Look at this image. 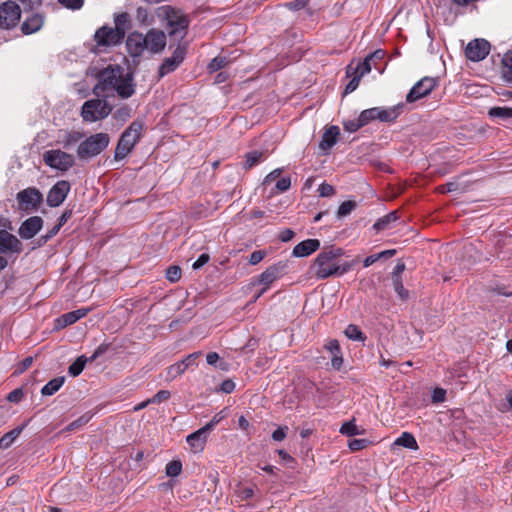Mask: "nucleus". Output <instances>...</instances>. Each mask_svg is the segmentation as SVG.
<instances>
[{"label": "nucleus", "instance_id": "1", "mask_svg": "<svg viewBox=\"0 0 512 512\" xmlns=\"http://www.w3.org/2000/svg\"><path fill=\"white\" fill-rule=\"evenodd\" d=\"M93 94L104 99L114 96L115 93L123 98H130L135 93L133 77L125 74L119 65H108L97 75V84L93 87Z\"/></svg>", "mask_w": 512, "mask_h": 512}, {"label": "nucleus", "instance_id": "2", "mask_svg": "<svg viewBox=\"0 0 512 512\" xmlns=\"http://www.w3.org/2000/svg\"><path fill=\"white\" fill-rule=\"evenodd\" d=\"M344 255L340 247L330 246L321 251L315 258L311 268L317 279H326L332 276H341L352 268V263H339V258Z\"/></svg>", "mask_w": 512, "mask_h": 512}, {"label": "nucleus", "instance_id": "3", "mask_svg": "<svg viewBox=\"0 0 512 512\" xmlns=\"http://www.w3.org/2000/svg\"><path fill=\"white\" fill-rule=\"evenodd\" d=\"M110 136L107 133L92 134L83 139L76 150L79 160H90L101 154L109 145Z\"/></svg>", "mask_w": 512, "mask_h": 512}, {"label": "nucleus", "instance_id": "4", "mask_svg": "<svg viewBox=\"0 0 512 512\" xmlns=\"http://www.w3.org/2000/svg\"><path fill=\"white\" fill-rule=\"evenodd\" d=\"M144 128L142 121H133L122 133L117 143L114 157L116 160L124 159L134 148L141 137Z\"/></svg>", "mask_w": 512, "mask_h": 512}, {"label": "nucleus", "instance_id": "5", "mask_svg": "<svg viewBox=\"0 0 512 512\" xmlns=\"http://www.w3.org/2000/svg\"><path fill=\"white\" fill-rule=\"evenodd\" d=\"M158 16L163 17L167 21L170 28L171 36L183 39L189 25V20L180 10H176L171 6H162L158 8Z\"/></svg>", "mask_w": 512, "mask_h": 512}, {"label": "nucleus", "instance_id": "6", "mask_svg": "<svg viewBox=\"0 0 512 512\" xmlns=\"http://www.w3.org/2000/svg\"><path fill=\"white\" fill-rule=\"evenodd\" d=\"M286 266L287 265L284 262H277L267 267L259 276L252 279L251 285L262 286L261 290L254 297V301L260 298L276 280L280 279L283 276Z\"/></svg>", "mask_w": 512, "mask_h": 512}, {"label": "nucleus", "instance_id": "7", "mask_svg": "<svg viewBox=\"0 0 512 512\" xmlns=\"http://www.w3.org/2000/svg\"><path fill=\"white\" fill-rule=\"evenodd\" d=\"M100 98L87 100L82 105L81 116L85 122H96L111 113L112 107Z\"/></svg>", "mask_w": 512, "mask_h": 512}, {"label": "nucleus", "instance_id": "8", "mask_svg": "<svg viewBox=\"0 0 512 512\" xmlns=\"http://www.w3.org/2000/svg\"><path fill=\"white\" fill-rule=\"evenodd\" d=\"M43 160L45 164L52 169L62 172L68 171L75 164L74 156L60 149H53L44 152Z\"/></svg>", "mask_w": 512, "mask_h": 512}, {"label": "nucleus", "instance_id": "9", "mask_svg": "<svg viewBox=\"0 0 512 512\" xmlns=\"http://www.w3.org/2000/svg\"><path fill=\"white\" fill-rule=\"evenodd\" d=\"M438 85V80L435 77H423L416 82L406 95L407 103H414L427 95H429Z\"/></svg>", "mask_w": 512, "mask_h": 512}, {"label": "nucleus", "instance_id": "10", "mask_svg": "<svg viewBox=\"0 0 512 512\" xmlns=\"http://www.w3.org/2000/svg\"><path fill=\"white\" fill-rule=\"evenodd\" d=\"M21 17V9L14 1H7L0 5V26L2 29L15 27Z\"/></svg>", "mask_w": 512, "mask_h": 512}, {"label": "nucleus", "instance_id": "11", "mask_svg": "<svg viewBox=\"0 0 512 512\" xmlns=\"http://www.w3.org/2000/svg\"><path fill=\"white\" fill-rule=\"evenodd\" d=\"M19 209L34 211L43 201V196L36 188H27L17 194Z\"/></svg>", "mask_w": 512, "mask_h": 512}, {"label": "nucleus", "instance_id": "12", "mask_svg": "<svg viewBox=\"0 0 512 512\" xmlns=\"http://www.w3.org/2000/svg\"><path fill=\"white\" fill-rule=\"evenodd\" d=\"M185 56L186 46L178 45L176 49L173 51V54L170 57L165 58L162 64L160 65L158 70L159 77L162 78L174 72L184 61Z\"/></svg>", "mask_w": 512, "mask_h": 512}, {"label": "nucleus", "instance_id": "13", "mask_svg": "<svg viewBox=\"0 0 512 512\" xmlns=\"http://www.w3.org/2000/svg\"><path fill=\"white\" fill-rule=\"evenodd\" d=\"M97 46H115L122 42L124 36L114 27L102 26L96 30L94 35Z\"/></svg>", "mask_w": 512, "mask_h": 512}, {"label": "nucleus", "instance_id": "14", "mask_svg": "<svg viewBox=\"0 0 512 512\" xmlns=\"http://www.w3.org/2000/svg\"><path fill=\"white\" fill-rule=\"evenodd\" d=\"M70 189H71V186L68 181H66V180L57 181L51 187V189L49 190V192L47 194V198H46L47 204L50 207H58L65 201Z\"/></svg>", "mask_w": 512, "mask_h": 512}, {"label": "nucleus", "instance_id": "15", "mask_svg": "<svg viewBox=\"0 0 512 512\" xmlns=\"http://www.w3.org/2000/svg\"><path fill=\"white\" fill-rule=\"evenodd\" d=\"M490 52V44L484 39H474L465 48L466 57L474 62L483 60Z\"/></svg>", "mask_w": 512, "mask_h": 512}, {"label": "nucleus", "instance_id": "16", "mask_svg": "<svg viewBox=\"0 0 512 512\" xmlns=\"http://www.w3.org/2000/svg\"><path fill=\"white\" fill-rule=\"evenodd\" d=\"M147 51L153 54L161 52L166 46V35L157 29L149 30L145 35Z\"/></svg>", "mask_w": 512, "mask_h": 512}, {"label": "nucleus", "instance_id": "17", "mask_svg": "<svg viewBox=\"0 0 512 512\" xmlns=\"http://www.w3.org/2000/svg\"><path fill=\"white\" fill-rule=\"evenodd\" d=\"M145 41L144 34L132 32L126 40V46L130 56L139 57L144 53V51H147Z\"/></svg>", "mask_w": 512, "mask_h": 512}, {"label": "nucleus", "instance_id": "18", "mask_svg": "<svg viewBox=\"0 0 512 512\" xmlns=\"http://www.w3.org/2000/svg\"><path fill=\"white\" fill-rule=\"evenodd\" d=\"M22 243L6 230H0V252L1 253H20Z\"/></svg>", "mask_w": 512, "mask_h": 512}, {"label": "nucleus", "instance_id": "19", "mask_svg": "<svg viewBox=\"0 0 512 512\" xmlns=\"http://www.w3.org/2000/svg\"><path fill=\"white\" fill-rule=\"evenodd\" d=\"M43 220L39 216H33L25 220L19 228V235L23 239H31L42 228Z\"/></svg>", "mask_w": 512, "mask_h": 512}, {"label": "nucleus", "instance_id": "20", "mask_svg": "<svg viewBox=\"0 0 512 512\" xmlns=\"http://www.w3.org/2000/svg\"><path fill=\"white\" fill-rule=\"evenodd\" d=\"M320 248L318 239H307L298 243L292 251L294 257H307L316 252Z\"/></svg>", "mask_w": 512, "mask_h": 512}, {"label": "nucleus", "instance_id": "21", "mask_svg": "<svg viewBox=\"0 0 512 512\" xmlns=\"http://www.w3.org/2000/svg\"><path fill=\"white\" fill-rule=\"evenodd\" d=\"M209 433L210 432L203 426L197 431L189 434L186 438V441L194 452H201L205 447Z\"/></svg>", "mask_w": 512, "mask_h": 512}, {"label": "nucleus", "instance_id": "22", "mask_svg": "<svg viewBox=\"0 0 512 512\" xmlns=\"http://www.w3.org/2000/svg\"><path fill=\"white\" fill-rule=\"evenodd\" d=\"M324 348L330 352L332 358H331V365L334 369L340 370V368L343 365V357H342V351L340 348V344L338 340L336 339H330L325 344Z\"/></svg>", "mask_w": 512, "mask_h": 512}, {"label": "nucleus", "instance_id": "23", "mask_svg": "<svg viewBox=\"0 0 512 512\" xmlns=\"http://www.w3.org/2000/svg\"><path fill=\"white\" fill-rule=\"evenodd\" d=\"M83 133L75 130H61L58 134V143L65 149H69L78 142H81Z\"/></svg>", "mask_w": 512, "mask_h": 512}, {"label": "nucleus", "instance_id": "24", "mask_svg": "<svg viewBox=\"0 0 512 512\" xmlns=\"http://www.w3.org/2000/svg\"><path fill=\"white\" fill-rule=\"evenodd\" d=\"M339 135L340 129L338 126L332 125L328 127L323 133L319 143L320 149L324 151L331 149L337 143Z\"/></svg>", "mask_w": 512, "mask_h": 512}, {"label": "nucleus", "instance_id": "25", "mask_svg": "<svg viewBox=\"0 0 512 512\" xmlns=\"http://www.w3.org/2000/svg\"><path fill=\"white\" fill-rule=\"evenodd\" d=\"M44 23V18L40 14H32L28 17L21 26V30L24 34L29 35L35 33L41 29Z\"/></svg>", "mask_w": 512, "mask_h": 512}, {"label": "nucleus", "instance_id": "26", "mask_svg": "<svg viewBox=\"0 0 512 512\" xmlns=\"http://www.w3.org/2000/svg\"><path fill=\"white\" fill-rule=\"evenodd\" d=\"M402 107L401 104L390 108L376 107V118L382 122H392L400 115Z\"/></svg>", "mask_w": 512, "mask_h": 512}, {"label": "nucleus", "instance_id": "27", "mask_svg": "<svg viewBox=\"0 0 512 512\" xmlns=\"http://www.w3.org/2000/svg\"><path fill=\"white\" fill-rule=\"evenodd\" d=\"M89 311H90V309H88V308H81V309H78L75 311H71V312L63 314L60 317L59 321L63 322L62 326H68V325L74 324L81 318L85 317Z\"/></svg>", "mask_w": 512, "mask_h": 512}, {"label": "nucleus", "instance_id": "28", "mask_svg": "<svg viewBox=\"0 0 512 512\" xmlns=\"http://www.w3.org/2000/svg\"><path fill=\"white\" fill-rule=\"evenodd\" d=\"M398 219H399V215H398L397 211L390 212L387 215L379 218L374 223L373 228L378 232L389 229L391 227V224L396 222Z\"/></svg>", "mask_w": 512, "mask_h": 512}, {"label": "nucleus", "instance_id": "29", "mask_svg": "<svg viewBox=\"0 0 512 512\" xmlns=\"http://www.w3.org/2000/svg\"><path fill=\"white\" fill-rule=\"evenodd\" d=\"M339 432L342 435L352 437V436H356V435H363L365 433V430L363 428L359 427L356 424L355 418H353L350 421L344 422L341 425Z\"/></svg>", "mask_w": 512, "mask_h": 512}, {"label": "nucleus", "instance_id": "30", "mask_svg": "<svg viewBox=\"0 0 512 512\" xmlns=\"http://www.w3.org/2000/svg\"><path fill=\"white\" fill-rule=\"evenodd\" d=\"M244 157L245 160L243 162V168L245 170H249L263 160L264 153L258 150H254L246 153Z\"/></svg>", "mask_w": 512, "mask_h": 512}, {"label": "nucleus", "instance_id": "31", "mask_svg": "<svg viewBox=\"0 0 512 512\" xmlns=\"http://www.w3.org/2000/svg\"><path fill=\"white\" fill-rule=\"evenodd\" d=\"M115 29L125 37L126 31L130 28V16L128 13L123 12L115 15L114 18Z\"/></svg>", "mask_w": 512, "mask_h": 512}, {"label": "nucleus", "instance_id": "32", "mask_svg": "<svg viewBox=\"0 0 512 512\" xmlns=\"http://www.w3.org/2000/svg\"><path fill=\"white\" fill-rule=\"evenodd\" d=\"M64 377H56L50 380L46 385L41 389V393L44 396H51L55 394L64 384Z\"/></svg>", "mask_w": 512, "mask_h": 512}, {"label": "nucleus", "instance_id": "33", "mask_svg": "<svg viewBox=\"0 0 512 512\" xmlns=\"http://www.w3.org/2000/svg\"><path fill=\"white\" fill-rule=\"evenodd\" d=\"M394 444L412 450L418 449V444L415 437L409 432H403L401 436L395 440Z\"/></svg>", "mask_w": 512, "mask_h": 512}, {"label": "nucleus", "instance_id": "34", "mask_svg": "<svg viewBox=\"0 0 512 512\" xmlns=\"http://www.w3.org/2000/svg\"><path fill=\"white\" fill-rule=\"evenodd\" d=\"M23 427H17L13 430L9 431L8 433L4 434L0 438V448L6 449L14 442V440L20 435L22 432Z\"/></svg>", "mask_w": 512, "mask_h": 512}, {"label": "nucleus", "instance_id": "35", "mask_svg": "<svg viewBox=\"0 0 512 512\" xmlns=\"http://www.w3.org/2000/svg\"><path fill=\"white\" fill-rule=\"evenodd\" d=\"M346 73L348 77L352 76V79L349 81L345 88V94H349L357 89L362 76H360L359 73H355V70L351 66H348Z\"/></svg>", "mask_w": 512, "mask_h": 512}, {"label": "nucleus", "instance_id": "36", "mask_svg": "<svg viewBox=\"0 0 512 512\" xmlns=\"http://www.w3.org/2000/svg\"><path fill=\"white\" fill-rule=\"evenodd\" d=\"M347 338L353 341H365L366 336L357 325L349 324L344 331Z\"/></svg>", "mask_w": 512, "mask_h": 512}, {"label": "nucleus", "instance_id": "37", "mask_svg": "<svg viewBox=\"0 0 512 512\" xmlns=\"http://www.w3.org/2000/svg\"><path fill=\"white\" fill-rule=\"evenodd\" d=\"M375 67L376 69H379L376 66L375 61L372 60V56H367L362 62L358 63L356 68H353L355 70V73H359L360 76H364L372 70V67Z\"/></svg>", "mask_w": 512, "mask_h": 512}, {"label": "nucleus", "instance_id": "38", "mask_svg": "<svg viewBox=\"0 0 512 512\" xmlns=\"http://www.w3.org/2000/svg\"><path fill=\"white\" fill-rule=\"evenodd\" d=\"M503 63V76L506 81L512 83V50H509L504 54L502 59Z\"/></svg>", "mask_w": 512, "mask_h": 512}, {"label": "nucleus", "instance_id": "39", "mask_svg": "<svg viewBox=\"0 0 512 512\" xmlns=\"http://www.w3.org/2000/svg\"><path fill=\"white\" fill-rule=\"evenodd\" d=\"M229 63L230 60L226 56L219 55L211 60L207 68L209 72L213 73L226 67Z\"/></svg>", "mask_w": 512, "mask_h": 512}, {"label": "nucleus", "instance_id": "40", "mask_svg": "<svg viewBox=\"0 0 512 512\" xmlns=\"http://www.w3.org/2000/svg\"><path fill=\"white\" fill-rule=\"evenodd\" d=\"M488 115L492 118H501V119L512 118V108H510V107H493L488 111Z\"/></svg>", "mask_w": 512, "mask_h": 512}, {"label": "nucleus", "instance_id": "41", "mask_svg": "<svg viewBox=\"0 0 512 512\" xmlns=\"http://www.w3.org/2000/svg\"><path fill=\"white\" fill-rule=\"evenodd\" d=\"M391 279H392L393 288H394L396 294L398 295V297L401 300L406 301L409 298V291L407 289H405L403 282H402V278H391Z\"/></svg>", "mask_w": 512, "mask_h": 512}, {"label": "nucleus", "instance_id": "42", "mask_svg": "<svg viewBox=\"0 0 512 512\" xmlns=\"http://www.w3.org/2000/svg\"><path fill=\"white\" fill-rule=\"evenodd\" d=\"M87 362V358L85 356H80L76 359L75 362H73L69 368L68 372L70 375L76 377L78 376L84 369L85 364Z\"/></svg>", "mask_w": 512, "mask_h": 512}, {"label": "nucleus", "instance_id": "43", "mask_svg": "<svg viewBox=\"0 0 512 512\" xmlns=\"http://www.w3.org/2000/svg\"><path fill=\"white\" fill-rule=\"evenodd\" d=\"M356 208V203L354 201H344L337 210V217L343 218L349 215Z\"/></svg>", "mask_w": 512, "mask_h": 512}, {"label": "nucleus", "instance_id": "44", "mask_svg": "<svg viewBox=\"0 0 512 512\" xmlns=\"http://www.w3.org/2000/svg\"><path fill=\"white\" fill-rule=\"evenodd\" d=\"M182 471V463L179 460L170 461L166 465V475L169 477H176Z\"/></svg>", "mask_w": 512, "mask_h": 512}, {"label": "nucleus", "instance_id": "45", "mask_svg": "<svg viewBox=\"0 0 512 512\" xmlns=\"http://www.w3.org/2000/svg\"><path fill=\"white\" fill-rule=\"evenodd\" d=\"M359 121L363 126L367 125L370 121L376 118V107L363 110L358 116Z\"/></svg>", "mask_w": 512, "mask_h": 512}, {"label": "nucleus", "instance_id": "46", "mask_svg": "<svg viewBox=\"0 0 512 512\" xmlns=\"http://www.w3.org/2000/svg\"><path fill=\"white\" fill-rule=\"evenodd\" d=\"M201 355H202V353L200 351L194 352V353H191V354L187 355L184 359H182L179 362L181 363L182 366H184L183 368L186 371L190 367H193V366L197 365L196 360L199 357H201Z\"/></svg>", "mask_w": 512, "mask_h": 512}, {"label": "nucleus", "instance_id": "47", "mask_svg": "<svg viewBox=\"0 0 512 512\" xmlns=\"http://www.w3.org/2000/svg\"><path fill=\"white\" fill-rule=\"evenodd\" d=\"M372 442L368 439H353L348 442V448L354 452L367 448Z\"/></svg>", "mask_w": 512, "mask_h": 512}, {"label": "nucleus", "instance_id": "48", "mask_svg": "<svg viewBox=\"0 0 512 512\" xmlns=\"http://www.w3.org/2000/svg\"><path fill=\"white\" fill-rule=\"evenodd\" d=\"M183 367L184 366H182L180 362L170 365L167 368L168 379L173 380V379L177 378L178 376L182 375L185 372Z\"/></svg>", "mask_w": 512, "mask_h": 512}, {"label": "nucleus", "instance_id": "49", "mask_svg": "<svg viewBox=\"0 0 512 512\" xmlns=\"http://www.w3.org/2000/svg\"><path fill=\"white\" fill-rule=\"evenodd\" d=\"M166 278L172 283L179 281V279L181 278L180 267L179 266H170L166 270Z\"/></svg>", "mask_w": 512, "mask_h": 512}, {"label": "nucleus", "instance_id": "50", "mask_svg": "<svg viewBox=\"0 0 512 512\" xmlns=\"http://www.w3.org/2000/svg\"><path fill=\"white\" fill-rule=\"evenodd\" d=\"M90 416L88 415H83L81 417H79L78 419H76L75 421L71 422L65 429L64 431H74L80 427H82L83 425H85L86 423H88V421L90 420Z\"/></svg>", "mask_w": 512, "mask_h": 512}, {"label": "nucleus", "instance_id": "51", "mask_svg": "<svg viewBox=\"0 0 512 512\" xmlns=\"http://www.w3.org/2000/svg\"><path fill=\"white\" fill-rule=\"evenodd\" d=\"M225 417H226L225 410H222V411L218 412L217 414H215L213 416V418L211 419V421L208 422L204 427L206 428V430L211 432L214 429V427L218 423H220Z\"/></svg>", "mask_w": 512, "mask_h": 512}, {"label": "nucleus", "instance_id": "52", "mask_svg": "<svg viewBox=\"0 0 512 512\" xmlns=\"http://www.w3.org/2000/svg\"><path fill=\"white\" fill-rule=\"evenodd\" d=\"M343 127L346 131L353 133L359 130L363 125L359 121V119L346 120L343 122Z\"/></svg>", "mask_w": 512, "mask_h": 512}, {"label": "nucleus", "instance_id": "53", "mask_svg": "<svg viewBox=\"0 0 512 512\" xmlns=\"http://www.w3.org/2000/svg\"><path fill=\"white\" fill-rule=\"evenodd\" d=\"M266 255L267 253L264 250H256L252 252L249 257V264L257 265L265 258Z\"/></svg>", "mask_w": 512, "mask_h": 512}, {"label": "nucleus", "instance_id": "54", "mask_svg": "<svg viewBox=\"0 0 512 512\" xmlns=\"http://www.w3.org/2000/svg\"><path fill=\"white\" fill-rule=\"evenodd\" d=\"M318 193L321 197H331L335 194V189L330 184L322 183L318 188Z\"/></svg>", "mask_w": 512, "mask_h": 512}, {"label": "nucleus", "instance_id": "55", "mask_svg": "<svg viewBox=\"0 0 512 512\" xmlns=\"http://www.w3.org/2000/svg\"><path fill=\"white\" fill-rule=\"evenodd\" d=\"M291 186V178L289 176L283 177L276 182V189L278 192H285Z\"/></svg>", "mask_w": 512, "mask_h": 512}, {"label": "nucleus", "instance_id": "56", "mask_svg": "<svg viewBox=\"0 0 512 512\" xmlns=\"http://www.w3.org/2000/svg\"><path fill=\"white\" fill-rule=\"evenodd\" d=\"M171 394L168 390H160L158 391L149 401L152 403H161L170 398Z\"/></svg>", "mask_w": 512, "mask_h": 512}, {"label": "nucleus", "instance_id": "57", "mask_svg": "<svg viewBox=\"0 0 512 512\" xmlns=\"http://www.w3.org/2000/svg\"><path fill=\"white\" fill-rule=\"evenodd\" d=\"M446 399V390L442 388H435L432 393L433 403H442Z\"/></svg>", "mask_w": 512, "mask_h": 512}, {"label": "nucleus", "instance_id": "58", "mask_svg": "<svg viewBox=\"0 0 512 512\" xmlns=\"http://www.w3.org/2000/svg\"><path fill=\"white\" fill-rule=\"evenodd\" d=\"M63 6L69 9H80L83 6L84 0H58Z\"/></svg>", "mask_w": 512, "mask_h": 512}, {"label": "nucleus", "instance_id": "59", "mask_svg": "<svg viewBox=\"0 0 512 512\" xmlns=\"http://www.w3.org/2000/svg\"><path fill=\"white\" fill-rule=\"evenodd\" d=\"M288 427H278L273 433H272V439L275 441H282L287 435Z\"/></svg>", "mask_w": 512, "mask_h": 512}, {"label": "nucleus", "instance_id": "60", "mask_svg": "<svg viewBox=\"0 0 512 512\" xmlns=\"http://www.w3.org/2000/svg\"><path fill=\"white\" fill-rule=\"evenodd\" d=\"M282 173V169L280 168H277V169H274L273 171H271L264 179L263 181V184L264 185H269L271 184L273 181H275L276 179H278L280 177Z\"/></svg>", "mask_w": 512, "mask_h": 512}, {"label": "nucleus", "instance_id": "61", "mask_svg": "<svg viewBox=\"0 0 512 512\" xmlns=\"http://www.w3.org/2000/svg\"><path fill=\"white\" fill-rule=\"evenodd\" d=\"M209 259H210V257L208 254H206V253L201 254L198 257V259L193 263V265H192L193 269L196 270V269L201 268L209 261Z\"/></svg>", "mask_w": 512, "mask_h": 512}, {"label": "nucleus", "instance_id": "62", "mask_svg": "<svg viewBox=\"0 0 512 512\" xmlns=\"http://www.w3.org/2000/svg\"><path fill=\"white\" fill-rule=\"evenodd\" d=\"M148 11L146 8H143V7H139L137 8L136 10V19L140 22V23H146L147 19H148Z\"/></svg>", "mask_w": 512, "mask_h": 512}, {"label": "nucleus", "instance_id": "63", "mask_svg": "<svg viewBox=\"0 0 512 512\" xmlns=\"http://www.w3.org/2000/svg\"><path fill=\"white\" fill-rule=\"evenodd\" d=\"M295 233L293 230L291 229H284L282 230L280 233H279V239L282 241V242H288L290 240H292V238L294 237Z\"/></svg>", "mask_w": 512, "mask_h": 512}, {"label": "nucleus", "instance_id": "64", "mask_svg": "<svg viewBox=\"0 0 512 512\" xmlns=\"http://www.w3.org/2000/svg\"><path fill=\"white\" fill-rule=\"evenodd\" d=\"M221 391L224 393H231L235 389V383L232 380H224L221 383Z\"/></svg>", "mask_w": 512, "mask_h": 512}]
</instances>
